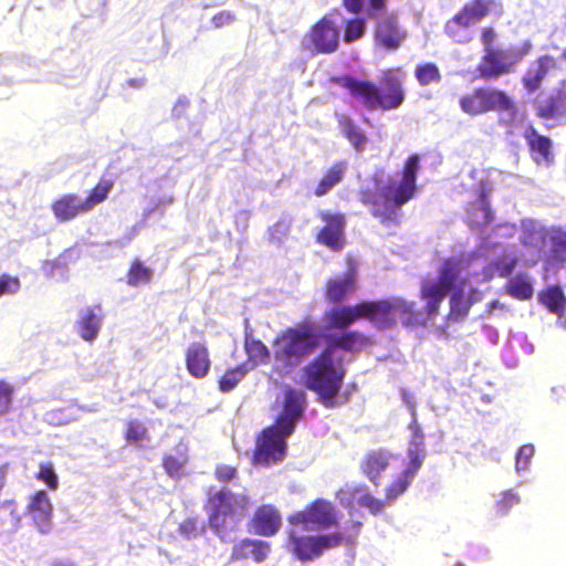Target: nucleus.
Listing matches in <instances>:
<instances>
[{
  "label": "nucleus",
  "mask_w": 566,
  "mask_h": 566,
  "mask_svg": "<svg viewBox=\"0 0 566 566\" xmlns=\"http://www.w3.org/2000/svg\"><path fill=\"white\" fill-rule=\"evenodd\" d=\"M144 84H145L144 78H129L127 81V85L130 87H134V88H140L144 86Z\"/></svg>",
  "instance_id": "nucleus-63"
},
{
  "label": "nucleus",
  "mask_w": 566,
  "mask_h": 566,
  "mask_svg": "<svg viewBox=\"0 0 566 566\" xmlns=\"http://www.w3.org/2000/svg\"><path fill=\"white\" fill-rule=\"evenodd\" d=\"M250 509V497L245 493H235L228 488L208 496L206 510L210 528L221 536L234 531L245 518Z\"/></svg>",
  "instance_id": "nucleus-7"
},
{
  "label": "nucleus",
  "mask_w": 566,
  "mask_h": 566,
  "mask_svg": "<svg viewBox=\"0 0 566 566\" xmlns=\"http://www.w3.org/2000/svg\"><path fill=\"white\" fill-rule=\"evenodd\" d=\"M467 223L471 229H482L494 219L488 192L482 189L474 201L469 202L467 209Z\"/></svg>",
  "instance_id": "nucleus-25"
},
{
  "label": "nucleus",
  "mask_w": 566,
  "mask_h": 566,
  "mask_svg": "<svg viewBox=\"0 0 566 566\" xmlns=\"http://www.w3.org/2000/svg\"><path fill=\"white\" fill-rule=\"evenodd\" d=\"M360 319V302L347 305L336 304L323 313V321L327 329L345 331Z\"/></svg>",
  "instance_id": "nucleus-19"
},
{
  "label": "nucleus",
  "mask_w": 566,
  "mask_h": 566,
  "mask_svg": "<svg viewBox=\"0 0 566 566\" xmlns=\"http://www.w3.org/2000/svg\"><path fill=\"white\" fill-rule=\"evenodd\" d=\"M395 322L398 319L406 326L423 325L421 312L416 303L402 297H392Z\"/></svg>",
  "instance_id": "nucleus-30"
},
{
  "label": "nucleus",
  "mask_w": 566,
  "mask_h": 566,
  "mask_svg": "<svg viewBox=\"0 0 566 566\" xmlns=\"http://www.w3.org/2000/svg\"><path fill=\"white\" fill-rule=\"evenodd\" d=\"M153 279V271L139 259H134L126 274V282L129 286L148 284Z\"/></svg>",
  "instance_id": "nucleus-41"
},
{
  "label": "nucleus",
  "mask_w": 566,
  "mask_h": 566,
  "mask_svg": "<svg viewBox=\"0 0 566 566\" xmlns=\"http://www.w3.org/2000/svg\"><path fill=\"white\" fill-rule=\"evenodd\" d=\"M163 467L170 476H174L181 471L184 461L174 454H165L163 458Z\"/></svg>",
  "instance_id": "nucleus-59"
},
{
  "label": "nucleus",
  "mask_w": 566,
  "mask_h": 566,
  "mask_svg": "<svg viewBox=\"0 0 566 566\" xmlns=\"http://www.w3.org/2000/svg\"><path fill=\"white\" fill-rule=\"evenodd\" d=\"M271 552V545L261 539L243 538L231 552V560L238 562L252 558L255 563L264 562Z\"/></svg>",
  "instance_id": "nucleus-26"
},
{
  "label": "nucleus",
  "mask_w": 566,
  "mask_h": 566,
  "mask_svg": "<svg viewBox=\"0 0 566 566\" xmlns=\"http://www.w3.org/2000/svg\"><path fill=\"white\" fill-rule=\"evenodd\" d=\"M305 394L289 388L285 390L283 409L275 422L264 428L256 439L252 463L270 467L282 462L286 455V439L294 432L304 413Z\"/></svg>",
  "instance_id": "nucleus-2"
},
{
  "label": "nucleus",
  "mask_w": 566,
  "mask_h": 566,
  "mask_svg": "<svg viewBox=\"0 0 566 566\" xmlns=\"http://www.w3.org/2000/svg\"><path fill=\"white\" fill-rule=\"evenodd\" d=\"M347 164L345 161L334 163L318 180L314 190L316 197H323L337 186L345 176Z\"/></svg>",
  "instance_id": "nucleus-32"
},
{
  "label": "nucleus",
  "mask_w": 566,
  "mask_h": 566,
  "mask_svg": "<svg viewBox=\"0 0 566 566\" xmlns=\"http://www.w3.org/2000/svg\"><path fill=\"white\" fill-rule=\"evenodd\" d=\"M531 50L530 41H525L521 46L505 49L496 46L483 50V55L476 66L479 77L488 81L511 73Z\"/></svg>",
  "instance_id": "nucleus-8"
},
{
  "label": "nucleus",
  "mask_w": 566,
  "mask_h": 566,
  "mask_svg": "<svg viewBox=\"0 0 566 566\" xmlns=\"http://www.w3.org/2000/svg\"><path fill=\"white\" fill-rule=\"evenodd\" d=\"M318 217L324 226L315 235L316 242L335 252L343 250L346 244V216L340 212L322 211Z\"/></svg>",
  "instance_id": "nucleus-14"
},
{
  "label": "nucleus",
  "mask_w": 566,
  "mask_h": 566,
  "mask_svg": "<svg viewBox=\"0 0 566 566\" xmlns=\"http://www.w3.org/2000/svg\"><path fill=\"white\" fill-rule=\"evenodd\" d=\"M419 295L422 301H426L424 313L432 318L439 314L440 305L448 293L437 287V285L426 282L422 284Z\"/></svg>",
  "instance_id": "nucleus-34"
},
{
  "label": "nucleus",
  "mask_w": 566,
  "mask_h": 566,
  "mask_svg": "<svg viewBox=\"0 0 566 566\" xmlns=\"http://www.w3.org/2000/svg\"><path fill=\"white\" fill-rule=\"evenodd\" d=\"M342 4L347 12L358 14L363 10L364 0H342Z\"/></svg>",
  "instance_id": "nucleus-62"
},
{
  "label": "nucleus",
  "mask_w": 566,
  "mask_h": 566,
  "mask_svg": "<svg viewBox=\"0 0 566 566\" xmlns=\"http://www.w3.org/2000/svg\"><path fill=\"white\" fill-rule=\"evenodd\" d=\"M412 480L413 479L405 472H401L396 479H394L385 491L386 503L388 505L394 503L401 494L407 491Z\"/></svg>",
  "instance_id": "nucleus-44"
},
{
  "label": "nucleus",
  "mask_w": 566,
  "mask_h": 566,
  "mask_svg": "<svg viewBox=\"0 0 566 566\" xmlns=\"http://www.w3.org/2000/svg\"><path fill=\"white\" fill-rule=\"evenodd\" d=\"M415 77L420 86H428L441 81V72L436 63L426 62L416 66Z\"/></svg>",
  "instance_id": "nucleus-43"
},
{
  "label": "nucleus",
  "mask_w": 566,
  "mask_h": 566,
  "mask_svg": "<svg viewBox=\"0 0 566 566\" xmlns=\"http://www.w3.org/2000/svg\"><path fill=\"white\" fill-rule=\"evenodd\" d=\"M21 287V282L18 276L9 274L0 275V297L3 295L15 294Z\"/></svg>",
  "instance_id": "nucleus-55"
},
{
  "label": "nucleus",
  "mask_w": 566,
  "mask_h": 566,
  "mask_svg": "<svg viewBox=\"0 0 566 566\" xmlns=\"http://www.w3.org/2000/svg\"><path fill=\"white\" fill-rule=\"evenodd\" d=\"M28 510L34 520L48 522L52 514V504L48 493L43 490L35 492L28 505Z\"/></svg>",
  "instance_id": "nucleus-40"
},
{
  "label": "nucleus",
  "mask_w": 566,
  "mask_h": 566,
  "mask_svg": "<svg viewBox=\"0 0 566 566\" xmlns=\"http://www.w3.org/2000/svg\"><path fill=\"white\" fill-rule=\"evenodd\" d=\"M412 420L409 423V429L411 431L410 440H409V449H424V433L420 423L417 420V416L412 413Z\"/></svg>",
  "instance_id": "nucleus-51"
},
{
  "label": "nucleus",
  "mask_w": 566,
  "mask_h": 566,
  "mask_svg": "<svg viewBox=\"0 0 566 566\" xmlns=\"http://www.w3.org/2000/svg\"><path fill=\"white\" fill-rule=\"evenodd\" d=\"M517 264L516 258L502 255L493 262V266L501 277H509Z\"/></svg>",
  "instance_id": "nucleus-53"
},
{
  "label": "nucleus",
  "mask_w": 566,
  "mask_h": 566,
  "mask_svg": "<svg viewBox=\"0 0 566 566\" xmlns=\"http://www.w3.org/2000/svg\"><path fill=\"white\" fill-rule=\"evenodd\" d=\"M358 504L360 506L366 507L374 515L381 513L382 510L385 509V506L388 505L386 503V499L385 500L377 499L368 492L364 493L359 497Z\"/></svg>",
  "instance_id": "nucleus-52"
},
{
  "label": "nucleus",
  "mask_w": 566,
  "mask_h": 566,
  "mask_svg": "<svg viewBox=\"0 0 566 566\" xmlns=\"http://www.w3.org/2000/svg\"><path fill=\"white\" fill-rule=\"evenodd\" d=\"M14 388L11 384L0 380V416L12 409Z\"/></svg>",
  "instance_id": "nucleus-49"
},
{
  "label": "nucleus",
  "mask_w": 566,
  "mask_h": 566,
  "mask_svg": "<svg viewBox=\"0 0 566 566\" xmlns=\"http://www.w3.org/2000/svg\"><path fill=\"white\" fill-rule=\"evenodd\" d=\"M361 319H367L380 329L396 325L392 297L360 301Z\"/></svg>",
  "instance_id": "nucleus-17"
},
{
  "label": "nucleus",
  "mask_w": 566,
  "mask_h": 566,
  "mask_svg": "<svg viewBox=\"0 0 566 566\" xmlns=\"http://www.w3.org/2000/svg\"><path fill=\"white\" fill-rule=\"evenodd\" d=\"M480 40L483 45V50H489L490 48H496L494 45L496 40V33L493 28L485 27L481 30Z\"/></svg>",
  "instance_id": "nucleus-61"
},
{
  "label": "nucleus",
  "mask_w": 566,
  "mask_h": 566,
  "mask_svg": "<svg viewBox=\"0 0 566 566\" xmlns=\"http://www.w3.org/2000/svg\"><path fill=\"white\" fill-rule=\"evenodd\" d=\"M281 526L282 515L272 504L258 506L249 521V531L264 537L274 536Z\"/></svg>",
  "instance_id": "nucleus-16"
},
{
  "label": "nucleus",
  "mask_w": 566,
  "mask_h": 566,
  "mask_svg": "<svg viewBox=\"0 0 566 566\" xmlns=\"http://www.w3.org/2000/svg\"><path fill=\"white\" fill-rule=\"evenodd\" d=\"M337 17H340V11L333 9L317 20L305 33L304 46L318 54H331L337 51L340 39V24Z\"/></svg>",
  "instance_id": "nucleus-10"
},
{
  "label": "nucleus",
  "mask_w": 566,
  "mask_h": 566,
  "mask_svg": "<svg viewBox=\"0 0 566 566\" xmlns=\"http://www.w3.org/2000/svg\"><path fill=\"white\" fill-rule=\"evenodd\" d=\"M373 344L370 337L356 329H345L340 334L331 336L324 348H329L331 355L335 349L348 353H358Z\"/></svg>",
  "instance_id": "nucleus-24"
},
{
  "label": "nucleus",
  "mask_w": 566,
  "mask_h": 566,
  "mask_svg": "<svg viewBox=\"0 0 566 566\" xmlns=\"http://www.w3.org/2000/svg\"><path fill=\"white\" fill-rule=\"evenodd\" d=\"M338 125L343 136L356 151L360 153L366 148L368 137L353 118L347 115H342L338 118Z\"/></svg>",
  "instance_id": "nucleus-33"
},
{
  "label": "nucleus",
  "mask_w": 566,
  "mask_h": 566,
  "mask_svg": "<svg viewBox=\"0 0 566 566\" xmlns=\"http://www.w3.org/2000/svg\"><path fill=\"white\" fill-rule=\"evenodd\" d=\"M51 566H76L74 563L64 559L54 560Z\"/></svg>",
  "instance_id": "nucleus-64"
},
{
  "label": "nucleus",
  "mask_w": 566,
  "mask_h": 566,
  "mask_svg": "<svg viewBox=\"0 0 566 566\" xmlns=\"http://www.w3.org/2000/svg\"><path fill=\"white\" fill-rule=\"evenodd\" d=\"M324 335L311 316L282 329L272 340V370L280 377L291 375L317 348Z\"/></svg>",
  "instance_id": "nucleus-3"
},
{
  "label": "nucleus",
  "mask_w": 566,
  "mask_h": 566,
  "mask_svg": "<svg viewBox=\"0 0 566 566\" xmlns=\"http://www.w3.org/2000/svg\"><path fill=\"white\" fill-rule=\"evenodd\" d=\"M51 210L60 222H67L88 213L84 200L74 192H67L54 199L51 203Z\"/></svg>",
  "instance_id": "nucleus-21"
},
{
  "label": "nucleus",
  "mask_w": 566,
  "mask_h": 566,
  "mask_svg": "<svg viewBox=\"0 0 566 566\" xmlns=\"http://www.w3.org/2000/svg\"><path fill=\"white\" fill-rule=\"evenodd\" d=\"M506 293L520 301H527L534 294L533 284L527 274L520 273L510 279L505 285Z\"/></svg>",
  "instance_id": "nucleus-39"
},
{
  "label": "nucleus",
  "mask_w": 566,
  "mask_h": 566,
  "mask_svg": "<svg viewBox=\"0 0 566 566\" xmlns=\"http://www.w3.org/2000/svg\"><path fill=\"white\" fill-rule=\"evenodd\" d=\"M538 301L554 314L562 315L566 308V296L559 285H551L541 291Z\"/></svg>",
  "instance_id": "nucleus-35"
},
{
  "label": "nucleus",
  "mask_w": 566,
  "mask_h": 566,
  "mask_svg": "<svg viewBox=\"0 0 566 566\" xmlns=\"http://www.w3.org/2000/svg\"><path fill=\"white\" fill-rule=\"evenodd\" d=\"M361 522H353L343 532L336 531L319 534H300L291 527L286 533V549L302 563L313 562L319 558L326 551L340 546H352L361 528Z\"/></svg>",
  "instance_id": "nucleus-6"
},
{
  "label": "nucleus",
  "mask_w": 566,
  "mask_h": 566,
  "mask_svg": "<svg viewBox=\"0 0 566 566\" xmlns=\"http://www.w3.org/2000/svg\"><path fill=\"white\" fill-rule=\"evenodd\" d=\"M331 82L347 90L350 96L369 112L398 109L406 101L403 77L391 70L382 73L379 85L352 75L333 76Z\"/></svg>",
  "instance_id": "nucleus-4"
},
{
  "label": "nucleus",
  "mask_w": 566,
  "mask_h": 566,
  "mask_svg": "<svg viewBox=\"0 0 566 566\" xmlns=\"http://www.w3.org/2000/svg\"><path fill=\"white\" fill-rule=\"evenodd\" d=\"M461 109L472 116L499 111L515 113L513 99L503 91L490 87H478L459 99Z\"/></svg>",
  "instance_id": "nucleus-12"
},
{
  "label": "nucleus",
  "mask_w": 566,
  "mask_h": 566,
  "mask_svg": "<svg viewBox=\"0 0 566 566\" xmlns=\"http://www.w3.org/2000/svg\"><path fill=\"white\" fill-rule=\"evenodd\" d=\"M420 169V156L410 155L402 167L399 181L390 179L379 190L361 188L359 201L368 208L382 226L391 227L400 223L401 208L417 193V176Z\"/></svg>",
  "instance_id": "nucleus-1"
},
{
  "label": "nucleus",
  "mask_w": 566,
  "mask_h": 566,
  "mask_svg": "<svg viewBox=\"0 0 566 566\" xmlns=\"http://www.w3.org/2000/svg\"><path fill=\"white\" fill-rule=\"evenodd\" d=\"M497 7L495 0H470L444 24V33L457 43H468L467 29L489 17Z\"/></svg>",
  "instance_id": "nucleus-9"
},
{
  "label": "nucleus",
  "mask_w": 566,
  "mask_h": 566,
  "mask_svg": "<svg viewBox=\"0 0 566 566\" xmlns=\"http://www.w3.org/2000/svg\"><path fill=\"white\" fill-rule=\"evenodd\" d=\"M535 114L541 119H566V81L563 80L551 94L538 102L535 106Z\"/></svg>",
  "instance_id": "nucleus-18"
},
{
  "label": "nucleus",
  "mask_w": 566,
  "mask_h": 566,
  "mask_svg": "<svg viewBox=\"0 0 566 566\" xmlns=\"http://www.w3.org/2000/svg\"><path fill=\"white\" fill-rule=\"evenodd\" d=\"M36 479L44 482L51 490H55L59 485L57 476L51 463H41L36 473Z\"/></svg>",
  "instance_id": "nucleus-54"
},
{
  "label": "nucleus",
  "mask_w": 566,
  "mask_h": 566,
  "mask_svg": "<svg viewBox=\"0 0 566 566\" xmlns=\"http://www.w3.org/2000/svg\"><path fill=\"white\" fill-rule=\"evenodd\" d=\"M358 290V271L354 264L338 275L331 276L324 284V300L328 304H343Z\"/></svg>",
  "instance_id": "nucleus-13"
},
{
  "label": "nucleus",
  "mask_w": 566,
  "mask_h": 566,
  "mask_svg": "<svg viewBox=\"0 0 566 566\" xmlns=\"http://www.w3.org/2000/svg\"><path fill=\"white\" fill-rule=\"evenodd\" d=\"M548 233L549 228L537 227L533 222L524 223L520 241L524 248L532 249L541 254L545 252Z\"/></svg>",
  "instance_id": "nucleus-29"
},
{
  "label": "nucleus",
  "mask_w": 566,
  "mask_h": 566,
  "mask_svg": "<svg viewBox=\"0 0 566 566\" xmlns=\"http://www.w3.org/2000/svg\"><path fill=\"white\" fill-rule=\"evenodd\" d=\"M426 452L424 449H408L409 463L402 471L410 478H415L417 471L421 468Z\"/></svg>",
  "instance_id": "nucleus-50"
},
{
  "label": "nucleus",
  "mask_w": 566,
  "mask_h": 566,
  "mask_svg": "<svg viewBox=\"0 0 566 566\" xmlns=\"http://www.w3.org/2000/svg\"><path fill=\"white\" fill-rule=\"evenodd\" d=\"M185 364L189 375L196 379L205 378L211 368L209 349L203 343H192L185 352Z\"/></svg>",
  "instance_id": "nucleus-23"
},
{
  "label": "nucleus",
  "mask_w": 566,
  "mask_h": 566,
  "mask_svg": "<svg viewBox=\"0 0 566 566\" xmlns=\"http://www.w3.org/2000/svg\"><path fill=\"white\" fill-rule=\"evenodd\" d=\"M237 20L235 14L230 10H221L211 18L213 28L221 29L234 23Z\"/></svg>",
  "instance_id": "nucleus-58"
},
{
  "label": "nucleus",
  "mask_w": 566,
  "mask_h": 566,
  "mask_svg": "<svg viewBox=\"0 0 566 566\" xmlns=\"http://www.w3.org/2000/svg\"><path fill=\"white\" fill-rule=\"evenodd\" d=\"M547 245H549L546 260L551 264L566 262V230L549 228Z\"/></svg>",
  "instance_id": "nucleus-31"
},
{
  "label": "nucleus",
  "mask_w": 566,
  "mask_h": 566,
  "mask_svg": "<svg viewBox=\"0 0 566 566\" xmlns=\"http://www.w3.org/2000/svg\"><path fill=\"white\" fill-rule=\"evenodd\" d=\"M388 0H367L366 15L369 19H377L387 8Z\"/></svg>",
  "instance_id": "nucleus-60"
},
{
  "label": "nucleus",
  "mask_w": 566,
  "mask_h": 566,
  "mask_svg": "<svg viewBox=\"0 0 566 566\" xmlns=\"http://www.w3.org/2000/svg\"><path fill=\"white\" fill-rule=\"evenodd\" d=\"M534 455V447L532 444L522 446L516 453V470H525L530 463V460Z\"/></svg>",
  "instance_id": "nucleus-57"
},
{
  "label": "nucleus",
  "mask_w": 566,
  "mask_h": 566,
  "mask_svg": "<svg viewBox=\"0 0 566 566\" xmlns=\"http://www.w3.org/2000/svg\"><path fill=\"white\" fill-rule=\"evenodd\" d=\"M389 453L384 449L368 451L361 462V472L373 482L378 485L381 472H384L389 465Z\"/></svg>",
  "instance_id": "nucleus-28"
},
{
  "label": "nucleus",
  "mask_w": 566,
  "mask_h": 566,
  "mask_svg": "<svg viewBox=\"0 0 566 566\" xmlns=\"http://www.w3.org/2000/svg\"><path fill=\"white\" fill-rule=\"evenodd\" d=\"M524 138L535 163L551 164L553 161V143L549 137L541 135L533 126H530L524 133Z\"/></svg>",
  "instance_id": "nucleus-27"
},
{
  "label": "nucleus",
  "mask_w": 566,
  "mask_h": 566,
  "mask_svg": "<svg viewBox=\"0 0 566 566\" xmlns=\"http://www.w3.org/2000/svg\"><path fill=\"white\" fill-rule=\"evenodd\" d=\"M521 502V499L513 490H506L501 494V499L495 503V511L499 515H506L514 506Z\"/></svg>",
  "instance_id": "nucleus-48"
},
{
  "label": "nucleus",
  "mask_w": 566,
  "mask_h": 566,
  "mask_svg": "<svg viewBox=\"0 0 566 566\" xmlns=\"http://www.w3.org/2000/svg\"><path fill=\"white\" fill-rule=\"evenodd\" d=\"M471 303L464 297L463 291L459 290L451 294L449 317L454 321H462L470 311Z\"/></svg>",
  "instance_id": "nucleus-45"
},
{
  "label": "nucleus",
  "mask_w": 566,
  "mask_h": 566,
  "mask_svg": "<svg viewBox=\"0 0 566 566\" xmlns=\"http://www.w3.org/2000/svg\"><path fill=\"white\" fill-rule=\"evenodd\" d=\"M346 368L342 358L331 355L329 348H323L303 368L304 386L317 395L318 401L326 408L337 406V396L344 384Z\"/></svg>",
  "instance_id": "nucleus-5"
},
{
  "label": "nucleus",
  "mask_w": 566,
  "mask_h": 566,
  "mask_svg": "<svg viewBox=\"0 0 566 566\" xmlns=\"http://www.w3.org/2000/svg\"><path fill=\"white\" fill-rule=\"evenodd\" d=\"M293 527L306 531H323L338 526V515L335 505L325 499H315L287 516Z\"/></svg>",
  "instance_id": "nucleus-11"
},
{
  "label": "nucleus",
  "mask_w": 566,
  "mask_h": 566,
  "mask_svg": "<svg viewBox=\"0 0 566 566\" xmlns=\"http://www.w3.org/2000/svg\"><path fill=\"white\" fill-rule=\"evenodd\" d=\"M238 476V469L233 465L218 464L214 470V478L221 483H228Z\"/></svg>",
  "instance_id": "nucleus-56"
},
{
  "label": "nucleus",
  "mask_w": 566,
  "mask_h": 566,
  "mask_svg": "<svg viewBox=\"0 0 566 566\" xmlns=\"http://www.w3.org/2000/svg\"><path fill=\"white\" fill-rule=\"evenodd\" d=\"M115 181L112 177L102 176L96 185L88 191L87 196L83 199L88 212L96 206L103 203L109 192L113 190Z\"/></svg>",
  "instance_id": "nucleus-36"
},
{
  "label": "nucleus",
  "mask_w": 566,
  "mask_h": 566,
  "mask_svg": "<svg viewBox=\"0 0 566 566\" xmlns=\"http://www.w3.org/2000/svg\"><path fill=\"white\" fill-rule=\"evenodd\" d=\"M247 363L240 364L233 368L227 369L219 379V389L222 392L232 390L248 374Z\"/></svg>",
  "instance_id": "nucleus-42"
},
{
  "label": "nucleus",
  "mask_w": 566,
  "mask_h": 566,
  "mask_svg": "<svg viewBox=\"0 0 566 566\" xmlns=\"http://www.w3.org/2000/svg\"><path fill=\"white\" fill-rule=\"evenodd\" d=\"M460 274V262L457 259L449 258L446 259L442 263V266L439 272V277L437 282H429L432 285H437V287L442 291L449 293L450 290L454 286Z\"/></svg>",
  "instance_id": "nucleus-37"
},
{
  "label": "nucleus",
  "mask_w": 566,
  "mask_h": 566,
  "mask_svg": "<svg viewBox=\"0 0 566 566\" xmlns=\"http://www.w3.org/2000/svg\"><path fill=\"white\" fill-rule=\"evenodd\" d=\"M244 350L248 356V361L252 364L251 368L269 364L271 360V352L261 339L245 337Z\"/></svg>",
  "instance_id": "nucleus-38"
},
{
  "label": "nucleus",
  "mask_w": 566,
  "mask_h": 566,
  "mask_svg": "<svg viewBox=\"0 0 566 566\" xmlns=\"http://www.w3.org/2000/svg\"><path fill=\"white\" fill-rule=\"evenodd\" d=\"M366 23L361 18H352L345 21L344 24V42L353 43L365 34Z\"/></svg>",
  "instance_id": "nucleus-46"
},
{
  "label": "nucleus",
  "mask_w": 566,
  "mask_h": 566,
  "mask_svg": "<svg viewBox=\"0 0 566 566\" xmlns=\"http://www.w3.org/2000/svg\"><path fill=\"white\" fill-rule=\"evenodd\" d=\"M125 439L128 443L139 444L148 439L147 428L137 420H129L126 423Z\"/></svg>",
  "instance_id": "nucleus-47"
},
{
  "label": "nucleus",
  "mask_w": 566,
  "mask_h": 566,
  "mask_svg": "<svg viewBox=\"0 0 566 566\" xmlns=\"http://www.w3.org/2000/svg\"><path fill=\"white\" fill-rule=\"evenodd\" d=\"M557 65V59L549 54L538 56L524 72L522 76L523 87L528 93L537 92L542 87L545 77L556 70Z\"/></svg>",
  "instance_id": "nucleus-20"
},
{
  "label": "nucleus",
  "mask_w": 566,
  "mask_h": 566,
  "mask_svg": "<svg viewBox=\"0 0 566 566\" xmlns=\"http://www.w3.org/2000/svg\"><path fill=\"white\" fill-rule=\"evenodd\" d=\"M406 38L407 32L399 27L398 19L395 14L379 19L375 25V43L387 51L399 49Z\"/></svg>",
  "instance_id": "nucleus-15"
},
{
  "label": "nucleus",
  "mask_w": 566,
  "mask_h": 566,
  "mask_svg": "<svg viewBox=\"0 0 566 566\" xmlns=\"http://www.w3.org/2000/svg\"><path fill=\"white\" fill-rule=\"evenodd\" d=\"M104 317L101 304H94L81 310L76 321L80 337L85 342L95 340L99 334Z\"/></svg>",
  "instance_id": "nucleus-22"
}]
</instances>
